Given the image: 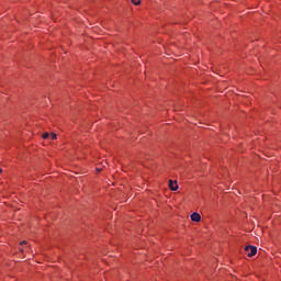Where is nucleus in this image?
<instances>
[{
  "label": "nucleus",
  "mask_w": 281,
  "mask_h": 281,
  "mask_svg": "<svg viewBox=\"0 0 281 281\" xmlns=\"http://www.w3.org/2000/svg\"><path fill=\"white\" fill-rule=\"evenodd\" d=\"M245 254L246 256H248V258H254V256L258 254V248H256L255 246H246Z\"/></svg>",
  "instance_id": "f257e3e1"
},
{
  "label": "nucleus",
  "mask_w": 281,
  "mask_h": 281,
  "mask_svg": "<svg viewBox=\"0 0 281 281\" xmlns=\"http://www.w3.org/2000/svg\"><path fill=\"white\" fill-rule=\"evenodd\" d=\"M191 221H193L194 223H201V214L199 213H193L191 215Z\"/></svg>",
  "instance_id": "f03ea898"
},
{
  "label": "nucleus",
  "mask_w": 281,
  "mask_h": 281,
  "mask_svg": "<svg viewBox=\"0 0 281 281\" xmlns=\"http://www.w3.org/2000/svg\"><path fill=\"white\" fill-rule=\"evenodd\" d=\"M169 188L172 192H177V190H179V186H177V182H173L172 180H169Z\"/></svg>",
  "instance_id": "7ed1b4c3"
},
{
  "label": "nucleus",
  "mask_w": 281,
  "mask_h": 281,
  "mask_svg": "<svg viewBox=\"0 0 281 281\" xmlns=\"http://www.w3.org/2000/svg\"><path fill=\"white\" fill-rule=\"evenodd\" d=\"M132 3L134 5H139L142 3V0H132Z\"/></svg>",
  "instance_id": "20e7f679"
},
{
  "label": "nucleus",
  "mask_w": 281,
  "mask_h": 281,
  "mask_svg": "<svg viewBox=\"0 0 281 281\" xmlns=\"http://www.w3.org/2000/svg\"><path fill=\"white\" fill-rule=\"evenodd\" d=\"M49 135H50L49 133H44L43 134V139H49Z\"/></svg>",
  "instance_id": "39448f33"
},
{
  "label": "nucleus",
  "mask_w": 281,
  "mask_h": 281,
  "mask_svg": "<svg viewBox=\"0 0 281 281\" xmlns=\"http://www.w3.org/2000/svg\"><path fill=\"white\" fill-rule=\"evenodd\" d=\"M49 137H50V139H56V134L52 133V134H49Z\"/></svg>",
  "instance_id": "423d86ee"
},
{
  "label": "nucleus",
  "mask_w": 281,
  "mask_h": 281,
  "mask_svg": "<svg viewBox=\"0 0 281 281\" xmlns=\"http://www.w3.org/2000/svg\"><path fill=\"white\" fill-rule=\"evenodd\" d=\"M21 247L27 245V241L23 240L22 243H20Z\"/></svg>",
  "instance_id": "0eeeda50"
},
{
  "label": "nucleus",
  "mask_w": 281,
  "mask_h": 281,
  "mask_svg": "<svg viewBox=\"0 0 281 281\" xmlns=\"http://www.w3.org/2000/svg\"><path fill=\"white\" fill-rule=\"evenodd\" d=\"M97 170H98V172H101V171H102V169H100V168H97Z\"/></svg>",
  "instance_id": "6e6552de"
}]
</instances>
